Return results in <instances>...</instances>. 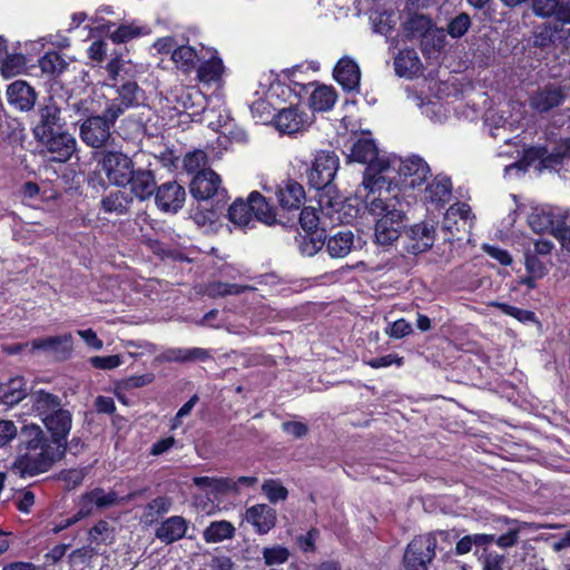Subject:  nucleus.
<instances>
[{
	"mask_svg": "<svg viewBox=\"0 0 570 570\" xmlns=\"http://www.w3.org/2000/svg\"><path fill=\"white\" fill-rule=\"evenodd\" d=\"M275 127L283 134L292 135L305 129L309 124V117L297 107L282 109L274 119Z\"/></svg>",
	"mask_w": 570,
	"mask_h": 570,
	"instance_id": "obj_16",
	"label": "nucleus"
},
{
	"mask_svg": "<svg viewBox=\"0 0 570 570\" xmlns=\"http://www.w3.org/2000/svg\"><path fill=\"white\" fill-rule=\"evenodd\" d=\"M353 247L354 234L351 230H341L327 238L326 248L334 258L347 256Z\"/></svg>",
	"mask_w": 570,
	"mask_h": 570,
	"instance_id": "obj_33",
	"label": "nucleus"
},
{
	"mask_svg": "<svg viewBox=\"0 0 570 570\" xmlns=\"http://www.w3.org/2000/svg\"><path fill=\"white\" fill-rule=\"evenodd\" d=\"M558 31V27L550 23L539 26L533 31V46L541 49L551 46L554 42V33Z\"/></svg>",
	"mask_w": 570,
	"mask_h": 570,
	"instance_id": "obj_48",
	"label": "nucleus"
},
{
	"mask_svg": "<svg viewBox=\"0 0 570 570\" xmlns=\"http://www.w3.org/2000/svg\"><path fill=\"white\" fill-rule=\"evenodd\" d=\"M247 202L250 204L252 216L254 215L259 222L268 225L276 222L274 208L266 202L262 194L253 191Z\"/></svg>",
	"mask_w": 570,
	"mask_h": 570,
	"instance_id": "obj_36",
	"label": "nucleus"
},
{
	"mask_svg": "<svg viewBox=\"0 0 570 570\" xmlns=\"http://www.w3.org/2000/svg\"><path fill=\"white\" fill-rule=\"evenodd\" d=\"M220 183V177L213 169L203 168V171L197 173L189 184L190 194L196 199H209L218 194Z\"/></svg>",
	"mask_w": 570,
	"mask_h": 570,
	"instance_id": "obj_15",
	"label": "nucleus"
},
{
	"mask_svg": "<svg viewBox=\"0 0 570 570\" xmlns=\"http://www.w3.org/2000/svg\"><path fill=\"white\" fill-rule=\"evenodd\" d=\"M8 102L22 111L33 108L37 94L35 89L23 80H16L7 89Z\"/></svg>",
	"mask_w": 570,
	"mask_h": 570,
	"instance_id": "obj_20",
	"label": "nucleus"
},
{
	"mask_svg": "<svg viewBox=\"0 0 570 570\" xmlns=\"http://www.w3.org/2000/svg\"><path fill=\"white\" fill-rule=\"evenodd\" d=\"M131 200L125 191L117 190L102 198L101 207L106 213L124 215L129 210Z\"/></svg>",
	"mask_w": 570,
	"mask_h": 570,
	"instance_id": "obj_40",
	"label": "nucleus"
},
{
	"mask_svg": "<svg viewBox=\"0 0 570 570\" xmlns=\"http://www.w3.org/2000/svg\"><path fill=\"white\" fill-rule=\"evenodd\" d=\"M121 116L118 107H107L102 115L90 116L80 125V138L89 147L101 149L112 139L111 128Z\"/></svg>",
	"mask_w": 570,
	"mask_h": 570,
	"instance_id": "obj_4",
	"label": "nucleus"
},
{
	"mask_svg": "<svg viewBox=\"0 0 570 570\" xmlns=\"http://www.w3.org/2000/svg\"><path fill=\"white\" fill-rule=\"evenodd\" d=\"M99 164L112 185L125 187L132 179L134 161L124 153L105 150L100 154Z\"/></svg>",
	"mask_w": 570,
	"mask_h": 570,
	"instance_id": "obj_5",
	"label": "nucleus"
},
{
	"mask_svg": "<svg viewBox=\"0 0 570 570\" xmlns=\"http://www.w3.org/2000/svg\"><path fill=\"white\" fill-rule=\"evenodd\" d=\"M38 114L39 121L33 129L37 140L47 138L49 135L62 129L65 124L61 118V110L51 98L48 104L39 108Z\"/></svg>",
	"mask_w": 570,
	"mask_h": 570,
	"instance_id": "obj_13",
	"label": "nucleus"
},
{
	"mask_svg": "<svg viewBox=\"0 0 570 570\" xmlns=\"http://www.w3.org/2000/svg\"><path fill=\"white\" fill-rule=\"evenodd\" d=\"M394 69L400 77L413 78L422 70V63L414 49L399 51L394 58Z\"/></svg>",
	"mask_w": 570,
	"mask_h": 570,
	"instance_id": "obj_28",
	"label": "nucleus"
},
{
	"mask_svg": "<svg viewBox=\"0 0 570 570\" xmlns=\"http://www.w3.org/2000/svg\"><path fill=\"white\" fill-rule=\"evenodd\" d=\"M385 333L392 338H403L412 333V326L404 318H400L390 324Z\"/></svg>",
	"mask_w": 570,
	"mask_h": 570,
	"instance_id": "obj_62",
	"label": "nucleus"
},
{
	"mask_svg": "<svg viewBox=\"0 0 570 570\" xmlns=\"http://www.w3.org/2000/svg\"><path fill=\"white\" fill-rule=\"evenodd\" d=\"M350 157L354 161L367 164L364 177L357 194L375 193L381 190L385 185V178L382 173L390 167L389 160L379 158V149L373 139L367 137L358 138L351 148Z\"/></svg>",
	"mask_w": 570,
	"mask_h": 570,
	"instance_id": "obj_3",
	"label": "nucleus"
},
{
	"mask_svg": "<svg viewBox=\"0 0 570 570\" xmlns=\"http://www.w3.org/2000/svg\"><path fill=\"white\" fill-rule=\"evenodd\" d=\"M215 495H224L227 493H238L237 482L230 478H214L210 491Z\"/></svg>",
	"mask_w": 570,
	"mask_h": 570,
	"instance_id": "obj_56",
	"label": "nucleus"
},
{
	"mask_svg": "<svg viewBox=\"0 0 570 570\" xmlns=\"http://www.w3.org/2000/svg\"><path fill=\"white\" fill-rule=\"evenodd\" d=\"M171 60L176 67L185 73L196 69L199 57L190 46H179L171 52Z\"/></svg>",
	"mask_w": 570,
	"mask_h": 570,
	"instance_id": "obj_38",
	"label": "nucleus"
},
{
	"mask_svg": "<svg viewBox=\"0 0 570 570\" xmlns=\"http://www.w3.org/2000/svg\"><path fill=\"white\" fill-rule=\"evenodd\" d=\"M333 75L344 90L354 91L360 88L361 70L358 65L350 57H343L338 60Z\"/></svg>",
	"mask_w": 570,
	"mask_h": 570,
	"instance_id": "obj_19",
	"label": "nucleus"
},
{
	"mask_svg": "<svg viewBox=\"0 0 570 570\" xmlns=\"http://www.w3.org/2000/svg\"><path fill=\"white\" fill-rule=\"evenodd\" d=\"M39 141L50 154L55 155L53 160L59 163L68 161L77 151L78 146L76 138L62 129Z\"/></svg>",
	"mask_w": 570,
	"mask_h": 570,
	"instance_id": "obj_11",
	"label": "nucleus"
},
{
	"mask_svg": "<svg viewBox=\"0 0 570 570\" xmlns=\"http://www.w3.org/2000/svg\"><path fill=\"white\" fill-rule=\"evenodd\" d=\"M235 527L226 520L212 522L203 532L207 543H217L235 535Z\"/></svg>",
	"mask_w": 570,
	"mask_h": 570,
	"instance_id": "obj_39",
	"label": "nucleus"
},
{
	"mask_svg": "<svg viewBox=\"0 0 570 570\" xmlns=\"http://www.w3.org/2000/svg\"><path fill=\"white\" fill-rule=\"evenodd\" d=\"M262 554L266 566L282 564L289 558L288 549L282 546L264 548Z\"/></svg>",
	"mask_w": 570,
	"mask_h": 570,
	"instance_id": "obj_52",
	"label": "nucleus"
},
{
	"mask_svg": "<svg viewBox=\"0 0 570 570\" xmlns=\"http://www.w3.org/2000/svg\"><path fill=\"white\" fill-rule=\"evenodd\" d=\"M446 46V37L443 28L433 23L432 28L420 39V47L424 55L441 52Z\"/></svg>",
	"mask_w": 570,
	"mask_h": 570,
	"instance_id": "obj_35",
	"label": "nucleus"
},
{
	"mask_svg": "<svg viewBox=\"0 0 570 570\" xmlns=\"http://www.w3.org/2000/svg\"><path fill=\"white\" fill-rule=\"evenodd\" d=\"M501 521L508 525H515V528L510 529L507 533L500 535L498 539L494 540L495 543L503 549L511 548L518 543L519 533L521 529L528 528L531 530H539L542 528H553L552 525H542L533 522H521L519 520L509 519L507 517H503Z\"/></svg>",
	"mask_w": 570,
	"mask_h": 570,
	"instance_id": "obj_31",
	"label": "nucleus"
},
{
	"mask_svg": "<svg viewBox=\"0 0 570 570\" xmlns=\"http://www.w3.org/2000/svg\"><path fill=\"white\" fill-rule=\"evenodd\" d=\"M558 6V0H532L531 1V10L534 16L549 19L553 18L556 14V9Z\"/></svg>",
	"mask_w": 570,
	"mask_h": 570,
	"instance_id": "obj_55",
	"label": "nucleus"
},
{
	"mask_svg": "<svg viewBox=\"0 0 570 570\" xmlns=\"http://www.w3.org/2000/svg\"><path fill=\"white\" fill-rule=\"evenodd\" d=\"M187 531V521L180 515H174L163 521L155 531V537L169 544L181 539Z\"/></svg>",
	"mask_w": 570,
	"mask_h": 570,
	"instance_id": "obj_26",
	"label": "nucleus"
},
{
	"mask_svg": "<svg viewBox=\"0 0 570 570\" xmlns=\"http://www.w3.org/2000/svg\"><path fill=\"white\" fill-rule=\"evenodd\" d=\"M471 24V17L466 12H461L449 21L446 32L451 38L460 39L469 31Z\"/></svg>",
	"mask_w": 570,
	"mask_h": 570,
	"instance_id": "obj_47",
	"label": "nucleus"
},
{
	"mask_svg": "<svg viewBox=\"0 0 570 570\" xmlns=\"http://www.w3.org/2000/svg\"><path fill=\"white\" fill-rule=\"evenodd\" d=\"M31 351L51 352L57 357L66 360L72 351V335L66 333L59 336H47L31 341Z\"/></svg>",
	"mask_w": 570,
	"mask_h": 570,
	"instance_id": "obj_18",
	"label": "nucleus"
},
{
	"mask_svg": "<svg viewBox=\"0 0 570 570\" xmlns=\"http://www.w3.org/2000/svg\"><path fill=\"white\" fill-rule=\"evenodd\" d=\"M110 537L109 523L100 520L89 530V540L91 543L101 544L106 543Z\"/></svg>",
	"mask_w": 570,
	"mask_h": 570,
	"instance_id": "obj_57",
	"label": "nucleus"
},
{
	"mask_svg": "<svg viewBox=\"0 0 570 570\" xmlns=\"http://www.w3.org/2000/svg\"><path fill=\"white\" fill-rule=\"evenodd\" d=\"M224 71L223 61L219 58H210L197 68V78L202 82L210 83L217 81Z\"/></svg>",
	"mask_w": 570,
	"mask_h": 570,
	"instance_id": "obj_41",
	"label": "nucleus"
},
{
	"mask_svg": "<svg viewBox=\"0 0 570 570\" xmlns=\"http://www.w3.org/2000/svg\"><path fill=\"white\" fill-rule=\"evenodd\" d=\"M373 30L376 33L389 36L394 29L395 21L393 20V13L377 12L371 17Z\"/></svg>",
	"mask_w": 570,
	"mask_h": 570,
	"instance_id": "obj_53",
	"label": "nucleus"
},
{
	"mask_svg": "<svg viewBox=\"0 0 570 570\" xmlns=\"http://www.w3.org/2000/svg\"><path fill=\"white\" fill-rule=\"evenodd\" d=\"M96 22L98 23L96 29L100 32H106L114 43L128 42L142 35L145 29L144 27H139L134 23H124L118 28L112 29L116 24L110 21L106 22L102 18H97Z\"/></svg>",
	"mask_w": 570,
	"mask_h": 570,
	"instance_id": "obj_21",
	"label": "nucleus"
},
{
	"mask_svg": "<svg viewBox=\"0 0 570 570\" xmlns=\"http://www.w3.org/2000/svg\"><path fill=\"white\" fill-rule=\"evenodd\" d=\"M171 508V500L167 497H157L147 503L144 518L148 523H153L163 514L167 513Z\"/></svg>",
	"mask_w": 570,
	"mask_h": 570,
	"instance_id": "obj_43",
	"label": "nucleus"
},
{
	"mask_svg": "<svg viewBox=\"0 0 570 570\" xmlns=\"http://www.w3.org/2000/svg\"><path fill=\"white\" fill-rule=\"evenodd\" d=\"M245 518L261 534L267 533L276 524V511L267 504H256L248 508Z\"/></svg>",
	"mask_w": 570,
	"mask_h": 570,
	"instance_id": "obj_23",
	"label": "nucleus"
},
{
	"mask_svg": "<svg viewBox=\"0 0 570 570\" xmlns=\"http://www.w3.org/2000/svg\"><path fill=\"white\" fill-rule=\"evenodd\" d=\"M505 557L497 552H489L484 554L483 570H503Z\"/></svg>",
	"mask_w": 570,
	"mask_h": 570,
	"instance_id": "obj_64",
	"label": "nucleus"
},
{
	"mask_svg": "<svg viewBox=\"0 0 570 570\" xmlns=\"http://www.w3.org/2000/svg\"><path fill=\"white\" fill-rule=\"evenodd\" d=\"M35 493L28 489L19 490L14 495L16 507L20 512L29 513L35 504Z\"/></svg>",
	"mask_w": 570,
	"mask_h": 570,
	"instance_id": "obj_59",
	"label": "nucleus"
},
{
	"mask_svg": "<svg viewBox=\"0 0 570 570\" xmlns=\"http://www.w3.org/2000/svg\"><path fill=\"white\" fill-rule=\"evenodd\" d=\"M130 185L131 193L140 200L148 199L157 190L155 176L151 170L135 169Z\"/></svg>",
	"mask_w": 570,
	"mask_h": 570,
	"instance_id": "obj_29",
	"label": "nucleus"
},
{
	"mask_svg": "<svg viewBox=\"0 0 570 570\" xmlns=\"http://www.w3.org/2000/svg\"><path fill=\"white\" fill-rule=\"evenodd\" d=\"M262 491L272 503L285 501L288 495V490L276 480L265 481L262 485Z\"/></svg>",
	"mask_w": 570,
	"mask_h": 570,
	"instance_id": "obj_51",
	"label": "nucleus"
},
{
	"mask_svg": "<svg viewBox=\"0 0 570 570\" xmlns=\"http://www.w3.org/2000/svg\"><path fill=\"white\" fill-rule=\"evenodd\" d=\"M26 57L21 53L7 55L1 61L0 73L4 78H12L21 73L26 68Z\"/></svg>",
	"mask_w": 570,
	"mask_h": 570,
	"instance_id": "obj_44",
	"label": "nucleus"
},
{
	"mask_svg": "<svg viewBox=\"0 0 570 570\" xmlns=\"http://www.w3.org/2000/svg\"><path fill=\"white\" fill-rule=\"evenodd\" d=\"M452 196V184L450 178L438 175L432 183L425 187V202L440 208L446 204Z\"/></svg>",
	"mask_w": 570,
	"mask_h": 570,
	"instance_id": "obj_25",
	"label": "nucleus"
},
{
	"mask_svg": "<svg viewBox=\"0 0 570 570\" xmlns=\"http://www.w3.org/2000/svg\"><path fill=\"white\" fill-rule=\"evenodd\" d=\"M50 436L49 440L67 451V439L72 426V414L65 406L57 413L42 420Z\"/></svg>",
	"mask_w": 570,
	"mask_h": 570,
	"instance_id": "obj_10",
	"label": "nucleus"
},
{
	"mask_svg": "<svg viewBox=\"0 0 570 570\" xmlns=\"http://www.w3.org/2000/svg\"><path fill=\"white\" fill-rule=\"evenodd\" d=\"M338 169V157L331 151H320L308 170V183L315 189L327 187Z\"/></svg>",
	"mask_w": 570,
	"mask_h": 570,
	"instance_id": "obj_8",
	"label": "nucleus"
},
{
	"mask_svg": "<svg viewBox=\"0 0 570 570\" xmlns=\"http://www.w3.org/2000/svg\"><path fill=\"white\" fill-rule=\"evenodd\" d=\"M365 193V205L368 213L377 217L374 230L375 242L382 246L392 245L401 236L405 214L396 198L383 197L382 193Z\"/></svg>",
	"mask_w": 570,
	"mask_h": 570,
	"instance_id": "obj_2",
	"label": "nucleus"
},
{
	"mask_svg": "<svg viewBox=\"0 0 570 570\" xmlns=\"http://www.w3.org/2000/svg\"><path fill=\"white\" fill-rule=\"evenodd\" d=\"M277 199L283 209L297 210L305 199V191L301 184L288 180L277 189Z\"/></svg>",
	"mask_w": 570,
	"mask_h": 570,
	"instance_id": "obj_27",
	"label": "nucleus"
},
{
	"mask_svg": "<svg viewBox=\"0 0 570 570\" xmlns=\"http://www.w3.org/2000/svg\"><path fill=\"white\" fill-rule=\"evenodd\" d=\"M299 223L304 230L313 232L317 228L318 216L314 207H304L299 214Z\"/></svg>",
	"mask_w": 570,
	"mask_h": 570,
	"instance_id": "obj_60",
	"label": "nucleus"
},
{
	"mask_svg": "<svg viewBox=\"0 0 570 570\" xmlns=\"http://www.w3.org/2000/svg\"><path fill=\"white\" fill-rule=\"evenodd\" d=\"M435 557V540L433 535H417L407 544L403 564L406 570H429Z\"/></svg>",
	"mask_w": 570,
	"mask_h": 570,
	"instance_id": "obj_6",
	"label": "nucleus"
},
{
	"mask_svg": "<svg viewBox=\"0 0 570 570\" xmlns=\"http://www.w3.org/2000/svg\"><path fill=\"white\" fill-rule=\"evenodd\" d=\"M32 412L41 419H46L47 415L57 413L58 410L63 407L61 399L45 390L31 391L29 394Z\"/></svg>",
	"mask_w": 570,
	"mask_h": 570,
	"instance_id": "obj_22",
	"label": "nucleus"
},
{
	"mask_svg": "<svg viewBox=\"0 0 570 570\" xmlns=\"http://www.w3.org/2000/svg\"><path fill=\"white\" fill-rule=\"evenodd\" d=\"M89 362L95 368L99 370H112L121 364L118 355L92 356Z\"/></svg>",
	"mask_w": 570,
	"mask_h": 570,
	"instance_id": "obj_63",
	"label": "nucleus"
},
{
	"mask_svg": "<svg viewBox=\"0 0 570 570\" xmlns=\"http://www.w3.org/2000/svg\"><path fill=\"white\" fill-rule=\"evenodd\" d=\"M39 67H40L41 71L45 73L59 75L66 69L67 62L58 52L52 51V52H47L39 60Z\"/></svg>",
	"mask_w": 570,
	"mask_h": 570,
	"instance_id": "obj_46",
	"label": "nucleus"
},
{
	"mask_svg": "<svg viewBox=\"0 0 570 570\" xmlns=\"http://www.w3.org/2000/svg\"><path fill=\"white\" fill-rule=\"evenodd\" d=\"M108 72V80L112 86H117L119 80H124L122 72L125 63L119 56L114 57L106 67Z\"/></svg>",
	"mask_w": 570,
	"mask_h": 570,
	"instance_id": "obj_58",
	"label": "nucleus"
},
{
	"mask_svg": "<svg viewBox=\"0 0 570 570\" xmlns=\"http://www.w3.org/2000/svg\"><path fill=\"white\" fill-rule=\"evenodd\" d=\"M433 20L423 13H412L403 22L404 37L407 40L421 39L433 26Z\"/></svg>",
	"mask_w": 570,
	"mask_h": 570,
	"instance_id": "obj_32",
	"label": "nucleus"
},
{
	"mask_svg": "<svg viewBox=\"0 0 570 570\" xmlns=\"http://www.w3.org/2000/svg\"><path fill=\"white\" fill-rule=\"evenodd\" d=\"M210 357L207 350L202 347L193 348H167L156 357V361L164 362H177V363H191L197 361H206Z\"/></svg>",
	"mask_w": 570,
	"mask_h": 570,
	"instance_id": "obj_24",
	"label": "nucleus"
},
{
	"mask_svg": "<svg viewBox=\"0 0 570 570\" xmlns=\"http://www.w3.org/2000/svg\"><path fill=\"white\" fill-rule=\"evenodd\" d=\"M546 154H547L546 147L528 148L524 150L522 159L517 163H513L509 166H505L504 171H505V174H508L512 168H518V169L524 171L535 160H540V170H541L543 168V159H544Z\"/></svg>",
	"mask_w": 570,
	"mask_h": 570,
	"instance_id": "obj_42",
	"label": "nucleus"
},
{
	"mask_svg": "<svg viewBox=\"0 0 570 570\" xmlns=\"http://www.w3.org/2000/svg\"><path fill=\"white\" fill-rule=\"evenodd\" d=\"M135 498V493L128 494L126 498H119L114 490L106 491L102 488H95L94 490L83 493L79 500L80 517H89L94 513L95 508L105 510L122 502H127Z\"/></svg>",
	"mask_w": 570,
	"mask_h": 570,
	"instance_id": "obj_7",
	"label": "nucleus"
},
{
	"mask_svg": "<svg viewBox=\"0 0 570 570\" xmlns=\"http://www.w3.org/2000/svg\"><path fill=\"white\" fill-rule=\"evenodd\" d=\"M567 156H570V138L562 139L552 153L547 151L543 159V168H552L561 164Z\"/></svg>",
	"mask_w": 570,
	"mask_h": 570,
	"instance_id": "obj_50",
	"label": "nucleus"
},
{
	"mask_svg": "<svg viewBox=\"0 0 570 570\" xmlns=\"http://www.w3.org/2000/svg\"><path fill=\"white\" fill-rule=\"evenodd\" d=\"M26 396V381L21 376L12 377L0 386V400L7 405L17 404Z\"/></svg>",
	"mask_w": 570,
	"mask_h": 570,
	"instance_id": "obj_34",
	"label": "nucleus"
},
{
	"mask_svg": "<svg viewBox=\"0 0 570 570\" xmlns=\"http://www.w3.org/2000/svg\"><path fill=\"white\" fill-rule=\"evenodd\" d=\"M186 199L185 188L177 181H167L157 187L155 200L157 207L163 212L176 213L180 209Z\"/></svg>",
	"mask_w": 570,
	"mask_h": 570,
	"instance_id": "obj_14",
	"label": "nucleus"
},
{
	"mask_svg": "<svg viewBox=\"0 0 570 570\" xmlns=\"http://www.w3.org/2000/svg\"><path fill=\"white\" fill-rule=\"evenodd\" d=\"M65 454L66 450L50 441L41 426L28 424L20 431L18 454L11 471L21 478L36 476L48 472Z\"/></svg>",
	"mask_w": 570,
	"mask_h": 570,
	"instance_id": "obj_1",
	"label": "nucleus"
},
{
	"mask_svg": "<svg viewBox=\"0 0 570 570\" xmlns=\"http://www.w3.org/2000/svg\"><path fill=\"white\" fill-rule=\"evenodd\" d=\"M323 245L324 242L322 239L307 235L299 240V250L305 256H313L321 250Z\"/></svg>",
	"mask_w": 570,
	"mask_h": 570,
	"instance_id": "obj_61",
	"label": "nucleus"
},
{
	"mask_svg": "<svg viewBox=\"0 0 570 570\" xmlns=\"http://www.w3.org/2000/svg\"><path fill=\"white\" fill-rule=\"evenodd\" d=\"M489 306L497 307V308L501 309L504 314L512 316L520 322H531L534 320L533 312L527 311V309H521V308H518L515 306H512V305H509L505 303L490 302Z\"/></svg>",
	"mask_w": 570,
	"mask_h": 570,
	"instance_id": "obj_54",
	"label": "nucleus"
},
{
	"mask_svg": "<svg viewBox=\"0 0 570 570\" xmlns=\"http://www.w3.org/2000/svg\"><path fill=\"white\" fill-rule=\"evenodd\" d=\"M337 99L336 91L331 86L317 87L309 97V106L315 111H327L333 108Z\"/></svg>",
	"mask_w": 570,
	"mask_h": 570,
	"instance_id": "obj_37",
	"label": "nucleus"
},
{
	"mask_svg": "<svg viewBox=\"0 0 570 570\" xmlns=\"http://www.w3.org/2000/svg\"><path fill=\"white\" fill-rule=\"evenodd\" d=\"M399 173L405 179H410L406 183L409 186L415 188L426 181V178L431 175V169L423 158L414 155L401 161Z\"/></svg>",
	"mask_w": 570,
	"mask_h": 570,
	"instance_id": "obj_17",
	"label": "nucleus"
},
{
	"mask_svg": "<svg viewBox=\"0 0 570 570\" xmlns=\"http://www.w3.org/2000/svg\"><path fill=\"white\" fill-rule=\"evenodd\" d=\"M207 164L208 157L203 150H194L184 157V169L189 174H194V176L203 171V168H208Z\"/></svg>",
	"mask_w": 570,
	"mask_h": 570,
	"instance_id": "obj_49",
	"label": "nucleus"
},
{
	"mask_svg": "<svg viewBox=\"0 0 570 570\" xmlns=\"http://www.w3.org/2000/svg\"><path fill=\"white\" fill-rule=\"evenodd\" d=\"M118 99L112 100L107 107H118L121 109V115L126 109L137 106L142 99L144 91L135 81H125L118 88Z\"/></svg>",
	"mask_w": 570,
	"mask_h": 570,
	"instance_id": "obj_30",
	"label": "nucleus"
},
{
	"mask_svg": "<svg viewBox=\"0 0 570 570\" xmlns=\"http://www.w3.org/2000/svg\"><path fill=\"white\" fill-rule=\"evenodd\" d=\"M406 252L417 255L429 250L435 239V229L428 223H420L404 230Z\"/></svg>",
	"mask_w": 570,
	"mask_h": 570,
	"instance_id": "obj_12",
	"label": "nucleus"
},
{
	"mask_svg": "<svg viewBox=\"0 0 570 570\" xmlns=\"http://www.w3.org/2000/svg\"><path fill=\"white\" fill-rule=\"evenodd\" d=\"M232 223L238 226H247L252 222L250 204L242 199L235 200L228 209Z\"/></svg>",
	"mask_w": 570,
	"mask_h": 570,
	"instance_id": "obj_45",
	"label": "nucleus"
},
{
	"mask_svg": "<svg viewBox=\"0 0 570 570\" xmlns=\"http://www.w3.org/2000/svg\"><path fill=\"white\" fill-rule=\"evenodd\" d=\"M568 94L564 88L557 83H548L539 87L529 97V106L538 114H546L560 107Z\"/></svg>",
	"mask_w": 570,
	"mask_h": 570,
	"instance_id": "obj_9",
	"label": "nucleus"
}]
</instances>
